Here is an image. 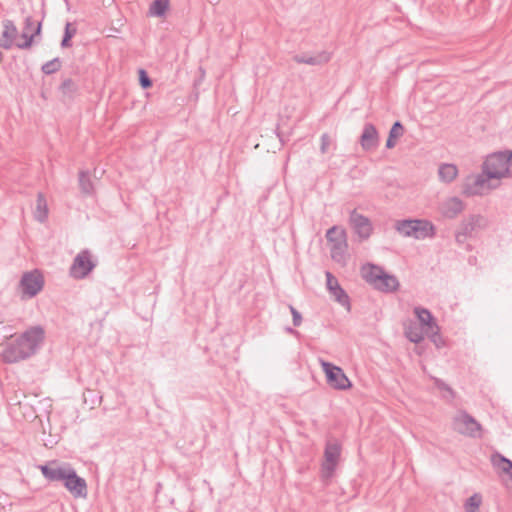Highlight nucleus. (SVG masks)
I'll return each mask as SVG.
<instances>
[{
    "instance_id": "1",
    "label": "nucleus",
    "mask_w": 512,
    "mask_h": 512,
    "mask_svg": "<svg viewBox=\"0 0 512 512\" xmlns=\"http://www.w3.org/2000/svg\"><path fill=\"white\" fill-rule=\"evenodd\" d=\"M512 177V162H483L482 172L469 175L462 184L466 197L484 196L500 185L503 178Z\"/></svg>"
},
{
    "instance_id": "2",
    "label": "nucleus",
    "mask_w": 512,
    "mask_h": 512,
    "mask_svg": "<svg viewBox=\"0 0 512 512\" xmlns=\"http://www.w3.org/2000/svg\"><path fill=\"white\" fill-rule=\"evenodd\" d=\"M44 334L41 326H33L26 330L20 337L5 346L1 354L3 362L16 363L35 354L44 340Z\"/></svg>"
},
{
    "instance_id": "3",
    "label": "nucleus",
    "mask_w": 512,
    "mask_h": 512,
    "mask_svg": "<svg viewBox=\"0 0 512 512\" xmlns=\"http://www.w3.org/2000/svg\"><path fill=\"white\" fill-rule=\"evenodd\" d=\"M395 229L404 237H413L418 240L433 238L436 231L432 222L422 219L399 220L395 224Z\"/></svg>"
},
{
    "instance_id": "4",
    "label": "nucleus",
    "mask_w": 512,
    "mask_h": 512,
    "mask_svg": "<svg viewBox=\"0 0 512 512\" xmlns=\"http://www.w3.org/2000/svg\"><path fill=\"white\" fill-rule=\"evenodd\" d=\"M452 429L467 437L480 438L482 425L465 410H459L452 418Z\"/></svg>"
},
{
    "instance_id": "5",
    "label": "nucleus",
    "mask_w": 512,
    "mask_h": 512,
    "mask_svg": "<svg viewBox=\"0 0 512 512\" xmlns=\"http://www.w3.org/2000/svg\"><path fill=\"white\" fill-rule=\"evenodd\" d=\"M326 239L330 244V254L334 261L342 263L348 248L346 231L337 226L328 229Z\"/></svg>"
},
{
    "instance_id": "6",
    "label": "nucleus",
    "mask_w": 512,
    "mask_h": 512,
    "mask_svg": "<svg viewBox=\"0 0 512 512\" xmlns=\"http://www.w3.org/2000/svg\"><path fill=\"white\" fill-rule=\"evenodd\" d=\"M320 365L326 375L328 385L336 390H346L351 387V382L344 371L325 360L320 359Z\"/></svg>"
},
{
    "instance_id": "7",
    "label": "nucleus",
    "mask_w": 512,
    "mask_h": 512,
    "mask_svg": "<svg viewBox=\"0 0 512 512\" xmlns=\"http://www.w3.org/2000/svg\"><path fill=\"white\" fill-rule=\"evenodd\" d=\"M43 286V275L37 269L30 272H25L22 275L19 283V288L23 298L35 297L43 289Z\"/></svg>"
},
{
    "instance_id": "8",
    "label": "nucleus",
    "mask_w": 512,
    "mask_h": 512,
    "mask_svg": "<svg viewBox=\"0 0 512 512\" xmlns=\"http://www.w3.org/2000/svg\"><path fill=\"white\" fill-rule=\"evenodd\" d=\"M95 267L96 263L92 260L91 252L84 249L74 258L69 273L74 279H84Z\"/></svg>"
},
{
    "instance_id": "9",
    "label": "nucleus",
    "mask_w": 512,
    "mask_h": 512,
    "mask_svg": "<svg viewBox=\"0 0 512 512\" xmlns=\"http://www.w3.org/2000/svg\"><path fill=\"white\" fill-rule=\"evenodd\" d=\"M63 482L65 488L75 498H85L87 496V484L85 479L79 477L75 469L71 466L67 469Z\"/></svg>"
},
{
    "instance_id": "10",
    "label": "nucleus",
    "mask_w": 512,
    "mask_h": 512,
    "mask_svg": "<svg viewBox=\"0 0 512 512\" xmlns=\"http://www.w3.org/2000/svg\"><path fill=\"white\" fill-rule=\"evenodd\" d=\"M349 222L354 232L361 240H367L372 234V224L369 218L357 212L356 209L351 211Z\"/></svg>"
},
{
    "instance_id": "11",
    "label": "nucleus",
    "mask_w": 512,
    "mask_h": 512,
    "mask_svg": "<svg viewBox=\"0 0 512 512\" xmlns=\"http://www.w3.org/2000/svg\"><path fill=\"white\" fill-rule=\"evenodd\" d=\"M380 137L377 128L372 123H365L359 137V144L366 152H372L379 146Z\"/></svg>"
},
{
    "instance_id": "12",
    "label": "nucleus",
    "mask_w": 512,
    "mask_h": 512,
    "mask_svg": "<svg viewBox=\"0 0 512 512\" xmlns=\"http://www.w3.org/2000/svg\"><path fill=\"white\" fill-rule=\"evenodd\" d=\"M326 276V286L329 293L334 297V299L341 304L342 306L350 308L349 296L340 286L337 278L329 271L325 273Z\"/></svg>"
},
{
    "instance_id": "13",
    "label": "nucleus",
    "mask_w": 512,
    "mask_h": 512,
    "mask_svg": "<svg viewBox=\"0 0 512 512\" xmlns=\"http://www.w3.org/2000/svg\"><path fill=\"white\" fill-rule=\"evenodd\" d=\"M33 26H34V20L32 19L31 16H27L25 18L24 28H23L22 33H21V38L23 39V41L22 42H16V46L19 49H23V50L29 49L32 46L34 37L36 35L40 34V32H41V22L37 23V26H36L34 32H32Z\"/></svg>"
},
{
    "instance_id": "14",
    "label": "nucleus",
    "mask_w": 512,
    "mask_h": 512,
    "mask_svg": "<svg viewBox=\"0 0 512 512\" xmlns=\"http://www.w3.org/2000/svg\"><path fill=\"white\" fill-rule=\"evenodd\" d=\"M70 465L58 466L57 461H50L48 464L39 465L42 475L49 481H63Z\"/></svg>"
},
{
    "instance_id": "15",
    "label": "nucleus",
    "mask_w": 512,
    "mask_h": 512,
    "mask_svg": "<svg viewBox=\"0 0 512 512\" xmlns=\"http://www.w3.org/2000/svg\"><path fill=\"white\" fill-rule=\"evenodd\" d=\"M341 453V445L338 441H328L326 443L325 451H324V457L325 462L323 464V467L325 470L329 472H333L335 470V467L338 463L339 457Z\"/></svg>"
},
{
    "instance_id": "16",
    "label": "nucleus",
    "mask_w": 512,
    "mask_h": 512,
    "mask_svg": "<svg viewBox=\"0 0 512 512\" xmlns=\"http://www.w3.org/2000/svg\"><path fill=\"white\" fill-rule=\"evenodd\" d=\"M293 61H295L298 64H307L311 66H319L326 64L330 61L331 55L327 51H321L318 52L315 55H308V54H296L293 56Z\"/></svg>"
},
{
    "instance_id": "17",
    "label": "nucleus",
    "mask_w": 512,
    "mask_h": 512,
    "mask_svg": "<svg viewBox=\"0 0 512 512\" xmlns=\"http://www.w3.org/2000/svg\"><path fill=\"white\" fill-rule=\"evenodd\" d=\"M464 210V203L458 197H450L444 200L440 206L442 215L446 218H456Z\"/></svg>"
},
{
    "instance_id": "18",
    "label": "nucleus",
    "mask_w": 512,
    "mask_h": 512,
    "mask_svg": "<svg viewBox=\"0 0 512 512\" xmlns=\"http://www.w3.org/2000/svg\"><path fill=\"white\" fill-rule=\"evenodd\" d=\"M2 24L4 29L0 38V47L10 49L14 44L16 45L15 39L18 35V30L12 20L5 19Z\"/></svg>"
},
{
    "instance_id": "19",
    "label": "nucleus",
    "mask_w": 512,
    "mask_h": 512,
    "mask_svg": "<svg viewBox=\"0 0 512 512\" xmlns=\"http://www.w3.org/2000/svg\"><path fill=\"white\" fill-rule=\"evenodd\" d=\"M63 102H70L78 95L79 85L71 78H66L58 87Z\"/></svg>"
},
{
    "instance_id": "20",
    "label": "nucleus",
    "mask_w": 512,
    "mask_h": 512,
    "mask_svg": "<svg viewBox=\"0 0 512 512\" xmlns=\"http://www.w3.org/2000/svg\"><path fill=\"white\" fill-rule=\"evenodd\" d=\"M414 313H415L416 317L418 318V320L422 326V329L425 332L432 330V329H438V325H437L434 317L432 316L431 312L428 309L422 308V307H415Z\"/></svg>"
},
{
    "instance_id": "21",
    "label": "nucleus",
    "mask_w": 512,
    "mask_h": 512,
    "mask_svg": "<svg viewBox=\"0 0 512 512\" xmlns=\"http://www.w3.org/2000/svg\"><path fill=\"white\" fill-rule=\"evenodd\" d=\"M361 273L363 279H365L366 282L375 287L376 284L379 282V279L381 278L382 274L384 273V270L379 266L368 264L362 267Z\"/></svg>"
},
{
    "instance_id": "22",
    "label": "nucleus",
    "mask_w": 512,
    "mask_h": 512,
    "mask_svg": "<svg viewBox=\"0 0 512 512\" xmlns=\"http://www.w3.org/2000/svg\"><path fill=\"white\" fill-rule=\"evenodd\" d=\"M398 287V279L394 275L388 274L384 271L379 282L374 288L382 292H393L396 291Z\"/></svg>"
},
{
    "instance_id": "23",
    "label": "nucleus",
    "mask_w": 512,
    "mask_h": 512,
    "mask_svg": "<svg viewBox=\"0 0 512 512\" xmlns=\"http://www.w3.org/2000/svg\"><path fill=\"white\" fill-rule=\"evenodd\" d=\"M490 461L493 467L512 478V461L510 459L504 457L499 452H494L490 457Z\"/></svg>"
},
{
    "instance_id": "24",
    "label": "nucleus",
    "mask_w": 512,
    "mask_h": 512,
    "mask_svg": "<svg viewBox=\"0 0 512 512\" xmlns=\"http://www.w3.org/2000/svg\"><path fill=\"white\" fill-rule=\"evenodd\" d=\"M404 131V126L400 121L394 122V124L390 128L388 138L386 140V148H394L397 144V141L403 136Z\"/></svg>"
},
{
    "instance_id": "25",
    "label": "nucleus",
    "mask_w": 512,
    "mask_h": 512,
    "mask_svg": "<svg viewBox=\"0 0 512 512\" xmlns=\"http://www.w3.org/2000/svg\"><path fill=\"white\" fill-rule=\"evenodd\" d=\"M438 174L442 181L449 183L456 178L458 169L453 163H443L439 167Z\"/></svg>"
},
{
    "instance_id": "26",
    "label": "nucleus",
    "mask_w": 512,
    "mask_h": 512,
    "mask_svg": "<svg viewBox=\"0 0 512 512\" xmlns=\"http://www.w3.org/2000/svg\"><path fill=\"white\" fill-rule=\"evenodd\" d=\"M47 214L48 207L45 196L43 193H38L36 200L35 218L40 222H44L47 218Z\"/></svg>"
},
{
    "instance_id": "27",
    "label": "nucleus",
    "mask_w": 512,
    "mask_h": 512,
    "mask_svg": "<svg viewBox=\"0 0 512 512\" xmlns=\"http://www.w3.org/2000/svg\"><path fill=\"white\" fill-rule=\"evenodd\" d=\"M79 186L84 194L90 195L93 193L94 186L88 170H81L79 172Z\"/></svg>"
},
{
    "instance_id": "28",
    "label": "nucleus",
    "mask_w": 512,
    "mask_h": 512,
    "mask_svg": "<svg viewBox=\"0 0 512 512\" xmlns=\"http://www.w3.org/2000/svg\"><path fill=\"white\" fill-rule=\"evenodd\" d=\"M482 221L483 218L481 216H472L469 219V221L462 224L461 229L459 231H461L464 234V238L470 237L475 228L481 225Z\"/></svg>"
},
{
    "instance_id": "29",
    "label": "nucleus",
    "mask_w": 512,
    "mask_h": 512,
    "mask_svg": "<svg viewBox=\"0 0 512 512\" xmlns=\"http://www.w3.org/2000/svg\"><path fill=\"white\" fill-rule=\"evenodd\" d=\"M405 336L413 343H420L424 340L423 329L416 324H411L405 328Z\"/></svg>"
},
{
    "instance_id": "30",
    "label": "nucleus",
    "mask_w": 512,
    "mask_h": 512,
    "mask_svg": "<svg viewBox=\"0 0 512 512\" xmlns=\"http://www.w3.org/2000/svg\"><path fill=\"white\" fill-rule=\"evenodd\" d=\"M169 7V0H154L149 8V13L153 16L162 17Z\"/></svg>"
},
{
    "instance_id": "31",
    "label": "nucleus",
    "mask_w": 512,
    "mask_h": 512,
    "mask_svg": "<svg viewBox=\"0 0 512 512\" xmlns=\"http://www.w3.org/2000/svg\"><path fill=\"white\" fill-rule=\"evenodd\" d=\"M62 67V62L60 58L56 57L46 63H44L41 67V71L46 75H51L58 72Z\"/></svg>"
},
{
    "instance_id": "32",
    "label": "nucleus",
    "mask_w": 512,
    "mask_h": 512,
    "mask_svg": "<svg viewBox=\"0 0 512 512\" xmlns=\"http://www.w3.org/2000/svg\"><path fill=\"white\" fill-rule=\"evenodd\" d=\"M77 29L72 26L70 22H67L65 25L64 35L61 41L62 48L71 47V39L75 36Z\"/></svg>"
},
{
    "instance_id": "33",
    "label": "nucleus",
    "mask_w": 512,
    "mask_h": 512,
    "mask_svg": "<svg viewBox=\"0 0 512 512\" xmlns=\"http://www.w3.org/2000/svg\"><path fill=\"white\" fill-rule=\"evenodd\" d=\"M481 496L478 494H474L469 497L465 502V510L466 512H476L481 505Z\"/></svg>"
},
{
    "instance_id": "34",
    "label": "nucleus",
    "mask_w": 512,
    "mask_h": 512,
    "mask_svg": "<svg viewBox=\"0 0 512 512\" xmlns=\"http://www.w3.org/2000/svg\"><path fill=\"white\" fill-rule=\"evenodd\" d=\"M485 160H512V150L496 151L488 154Z\"/></svg>"
},
{
    "instance_id": "35",
    "label": "nucleus",
    "mask_w": 512,
    "mask_h": 512,
    "mask_svg": "<svg viewBox=\"0 0 512 512\" xmlns=\"http://www.w3.org/2000/svg\"><path fill=\"white\" fill-rule=\"evenodd\" d=\"M334 146V142L330 135L327 133L322 134L321 136V145L320 150L323 154L328 153L330 148Z\"/></svg>"
},
{
    "instance_id": "36",
    "label": "nucleus",
    "mask_w": 512,
    "mask_h": 512,
    "mask_svg": "<svg viewBox=\"0 0 512 512\" xmlns=\"http://www.w3.org/2000/svg\"><path fill=\"white\" fill-rule=\"evenodd\" d=\"M139 83L143 89H148L152 86V80L144 69L139 70Z\"/></svg>"
},
{
    "instance_id": "37",
    "label": "nucleus",
    "mask_w": 512,
    "mask_h": 512,
    "mask_svg": "<svg viewBox=\"0 0 512 512\" xmlns=\"http://www.w3.org/2000/svg\"><path fill=\"white\" fill-rule=\"evenodd\" d=\"M427 335H429L431 341L437 346L440 347L443 344L442 337L439 334V328L438 329H432L427 332H425Z\"/></svg>"
},
{
    "instance_id": "38",
    "label": "nucleus",
    "mask_w": 512,
    "mask_h": 512,
    "mask_svg": "<svg viewBox=\"0 0 512 512\" xmlns=\"http://www.w3.org/2000/svg\"><path fill=\"white\" fill-rule=\"evenodd\" d=\"M289 309L292 314L293 325L296 327L300 326L302 323L301 314L292 305H289Z\"/></svg>"
},
{
    "instance_id": "39",
    "label": "nucleus",
    "mask_w": 512,
    "mask_h": 512,
    "mask_svg": "<svg viewBox=\"0 0 512 512\" xmlns=\"http://www.w3.org/2000/svg\"><path fill=\"white\" fill-rule=\"evenodd\" d=\"M436 385L439 389L445 390V391L449 392L451 395L453 394V390L446 383H444L440 380H437Z\"/></svg>"
},
{
    "instance_id": "40",
    "label": "nucleus",
    "mask_w": 512,
    "mask_h": 512,
    "mask_svg": "<svg viewBox=\"0 0 512 512\" xmlns=\"http://www.w3.org/2000/svg\"><path fill=\"white\" fill-rule=\"evenodd\" d=\"M465 240L466 238H464V234L461 231H458L456 234V241L458 243H463Z\"/></svg>"
},
{
    "instance_id": "41",
    "label": "nucleus",
    "mask_w": 512,
    "mask_h": 512,
    "mask_svg": "<svg viewBox=\"0 0 512 512\" xmlns=\"http://www.w3.org/2000/svg\"><path fill=\"white\" fill-rule=\"evenodd\" d=\"M286 332L293 334V335H298V332L291 327H287Z\"/></svg>"
},
{
    "instance_id": "42",
    "label": "nucleus",
    "mask_w": 512,
    "mask_h": 512,
    "mask_svg": "<svg viewBox=\"0 0 512 512\" xmlns=\"http://www.w3.org/2000/svg\"><path fill=\"white\" fill-rule=\"evenodd\" d=\"M97 174L100 175V171H98L96 168L94 169V177H97Z\"/></svg>"
},
{
    "instance_id": "43",
    "label": "nucleus",
    "mask_w": 512,
    "mask_h": 512,
    "mask_svg": "<svg viewBox=\"0 0 512 512\" xmlns=\"http://www.w3.org/2000/svg\"><path fill=\"white\" fill-rule=\"evenodd\" d=\"M97 174L100 175V171H98L96 168L94 169V177H97Z\"/></svg>"
},
{
    "instance_id": "44",
    "label": "nucleus",
    "mask_w": 512,
    "mask_h": 512,
    "mask_svg": "<svg viewBox=\"0 0 512 512\" xmlns=\"http://www.w3.org/2000/svg\"><path fill=\"white\" fill-rule=\"evenodd\" d=\"M104 172H105L104 169L100 170V176H102Z\"/></svg>"
}]
</instances>
